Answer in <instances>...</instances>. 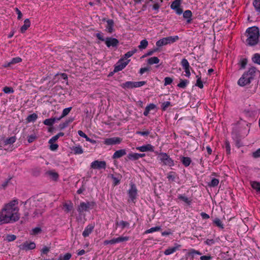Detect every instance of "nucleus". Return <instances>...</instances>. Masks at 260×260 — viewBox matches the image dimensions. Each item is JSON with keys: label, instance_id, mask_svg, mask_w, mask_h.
I'll return each instance as SVG.
<instances>
[{"label": "nucleus", "instance_id": "1", "mask_svg": "<svg viewBox=\"0 0 260 260\" xmlns=\"http://www.w3.org/2000/svg\"><path fill=\"white\" fill-rule=\"evenodd\" d=\"M18 204L17 199H14L6 204L0 212V225L13 223L20 218Z\"/></svg>", "mask_w": 260, "mask_h": 260}, {"label": "nucleus", "instance_id": "2", "mask_svg": "<svg viewBox=\"0 0 260 260\" xmlns=\"http://www.w3.org/2000/svg\"><path fill=\"white\" fill-rule=\"evenodd\" d=\"M245 35L247 37L246 42L249 46H254L259 41V31L257 27L252 26L247 29Z\"/></svg>", "mask_w": 260, "mask_h": 260}, {"label": "nucleus", "instance_id": "3", "mask_svg": "<svg viewBox=\"0 0 260 260\" xmlns=\"http://www.w3.org/2000/svg\"><path fill=\"white\" fill-rule=\"evenodd\" d=\"M256 69L254 67L249 69L247 72L244 73L241 77L239 79L238 84L240 86H244L249 84L254 78Z\"/></svg>", "mask_w": 260, "mask_h": 260}, {"label": "nucleus", "instance_id": "4", "mask_svg": "<svg viewBox=\"0 0 260 260\" xmlns=\"http://www.w3.org/2000/svg\"><path fill=\"white\" fill-rule=\"evenodd\" d=\"M157 158L160 161V163L162 165L171 167L174 166V160L166 153H159L158 155Z\"/></svg>", "mask_w": 260, "mask_h": 260}, {"label": "nucleus", "instance_id": "5", "mask_svg": "<svg viewBox=\"0 0 260 260\" xmlns=\"http://www.w3.org/2000/svg\"><path fill=\"white\" fill-rule=\"evenodd\" d=\"M95 205L96 204L94 202H81L77 208V211L81 214L84 212H87L92 209Z\"/></svg>", "mask_w": 260, "mask_h": 260}, {"label": "nucleus", "instance_id": "6", "mask_svg": "<svg viewBox=\"0 0 260 260\" xmlns=\"http://www.w3.org/2000/svg\"><path fill=\"white\" fill-rule=\"evenodd\" d=\"M130 60H125L124 58L120 59L115 64L114 72H118L122 70L129 63Z\"/></svg>", "mask_w": 260, "mask_h": 260}, {"label": "nucleus", "instance_id": "7", "mask_svg": "<svg viewBox=\"0 0 260 260\" xmlns=\"http://www.w3.org/2000/svg\"><path fill=\"white\" fill-rule=\"evenodd\" d=\"M129 239L128 237H119L116 238H113L110 240H105L104 242L105 245L111 244L113 245L116 243L122 242L124 241H127Z\"/></svg>", "mask_w": 260, "mask_h": 260}, {"label": "nucleus", "instance_id": "8", "mask_svg": "<svg viewBox=\"0 0 260 260\" xmlns=\"http://www.w3.org/2000/svg\"><path fill=\"white\" fill-rule=\"evenodd\" d=\"M181 4V0H175L171 5V8L175 11L176 14L181 15L183 13V10L180 8Z\"/></svg>", "mask_w": 260, "mask_h": 260}, {"label": "nucleus", "instance_id": "9", "mask_svg": "<svg viewBox=\"0 0 260 260\" xmlns=\"http://www.w3.org/2000/svg\"><path fill=\"white\" fill-rule=\"evenodd\" d=\"M128 194L129 200L132 202H134L137 196V189L134 184H131V188L128 190Z\"/></svg>", "mask_w": 260, "mask_h": 260}, {"label": "nucleus", "instance_id": "10", "mask_svg": "<svg viewBox=\"0 0 260 260\" xmlns=\"http://www.w3.org/2000/svg\"><path fill=\"white\" fill-rule=\"evenodd\" d=\"M90 167L93 169H105L106 168V162L104 160H94L91 163Z\"/></svg>", "mask_w": 260, "mask_h": 260}, {"label": "nucleus", "instance_id": "11", "mask_svg": "<svg viewBox=\"0 0 260 260\" xmlns=\"http://www.w3.org/2000/svg\"><path fill=\"white\" fill-rule=\"evenodd\" d=\"M181 65L185 72V76L189 78L190 76V67L188 60L185 58H183L181 61Z\"/></svg>", "mask_w": 260, "mask_h": 260}, {"label": "nucleus", "instance_id": "12", "mask_svg": "<svg viewBox=\"0 0 260 260\" xmlns=\"http://www.w3.org/2000/svg\"><path fill=\"white\" fill-rule=\"evenodd\" d=\"M122 139L119 137H113L111 138L105 139L104 143L107 145H113L120 144Z\"/></svg>", "mask_w": 260, "mask_h": 260}, {"label": "nucleus", "instance_id": "13", "mask_svg": "<svg viewBox=\"0 0 260 260\" xmlns=\"http://www.w3.org/2000/svg\"><path fill=\"white\" fill-rule=\"evenodd\" d=\"M119 41L116 38L107 37L105 39V44L108 47H116Z\"/></svg>", "mask_w": 260, "mask_h": 260}, {"label": "nucleus", "instance_id": "14", "mask_svg": "<svg viewBox=\"0 0 260 260\" xmlns=\"http://www.w3.org/2000/svg\"><path fill=\"white\" fill-rule=\"evenodd\" d=\"M181 246L177 243L174 244V246L172 247H169L164 251V254L166 255H169L174 253L177 250H179L181 248Z\"/></svg>", "mask_w": 260, "mask_h": 260}, {"label": "nucleus", "instance_id": "15", "mask_svg": "<svg viewBox=\"0 0 260 260\" xmlns=\"http://www.w3.org/2000/svg\"><path fill=\"white\" fill-rule=\"evenodd\" d=\"M22 61L21 58L19 57H16L13 58L10 61L6 62L3 65V67L4 68L10 67L12 65L14 64H16L19 63Z\"/></svg>", "mask_w": 260, "mask_h": 260}, {"label": "nucleus", "instance_id": "16", "mask_svg": "<svg viewBox=\"0 0 260 260\" xmlns=\"http://www.w3.org/2000/svg\"><path fill=\"white\" fill-rule=\"evenodd\" d=\"M136 149L141 152H153L154 151V147L152 145L148 144L145 145L137 147H136Z\"/></svg>", "mask_w": 260, "mask_h": 260}, {"label": "nucleus", "instance_id": "17", "mask_svg": "<svg viewBox=\"0 0 260 260\" xmlns=\"http://www.w3.org/2000/svg\"><path fill=\"white\" fill-rule=\"evenodd\" d=\"M35 247L36 244L33 242L30 243L26 242L20 245V248L25 250L34 249Z\"/></svg>", "mask_w": 260, "mask_h": 260}, {"label": "nucleus", "instance_id": "18", "mask_svg": "<svg viewBox=\"0 0 260 260\" xmlns=\"http://www.w3.org/2000/svg\"><path fill=\"white\" fill-rule=\"evenodd\" d=\"M126 154V152L125 149H123L118 150L116 151L114 153V154L112 156V158H113V159L119 158H120L121 157L125 155Z\"/></svg>", "mask_w": 260, "mask_h": 260}, {"label": "nucleus", "instance_id": "19", "mask_svg": "<svg viewBox=\"0 0 260 260\" xmlns=\"http://www.w3.org/2000/svg\"><path fill=\"white\" fill-rule=\"evenodd\" d=\"M94 225L92 224L88 225L83 232L82 235L84 237H88L92 232Z\"/></svg>", "mask_w": 260, "mask_h": 260}, {"label": "nucleus", "instance_id": "20", "mask_svg": "<svg viewBox=\"0 0 260 260\" xmlns=\"http://www.w3.org/2000/svg\"><path fill=\"white\" fill-rule=\"evenodd\" d=\"M156 108V106L154 104H149L148 105L145 109V111L143 113L144 116H147L148 115L150 111L155 110Z\"/></svg>", "mask_w": 260, "mask_h": 260}, {"label": "nucleus", "instance_id": "21", "mask_svg": "<svg viewBox=\"0 0 260 260\" xmlns=\"http://www.w3.org/2000/svg\"><path fill=\"white\" fill-rule=\"evenodd\" d=\"M114 21L112 19L107 21L106 30L108 32L111 33L113 31Z\"/></svg>", "mask_w": 260, "mask_h": 260}, {"label": "nucleus", "instance_id": "22", "mask_svg": "<svg viewBox=\"0 0 260 260\" xmlns=\"http://www.w3.org/2000/svg\"><path fill=\"white\" fill-rule=\"evenodd\" d=\"M30 25V22L29 19H25L24 21V24L21 26L20 31L22 33H24L28 29Z\"/></svg>", "mask_w": 260, "mask_h": 260}, {"label": "nucleus", "instance_id": "23", "mask_svg": "<svg viewBox=\"0 0 260 260\" xmlns=\"http://www.w3.org/2000/svg\"><path fill=\"white\" fill-rule=\"evenodd\" d=\"M165 38L167 41L168 45L175 43V42L177 41L179 39L178 36H170L166 37Z\"/></svg>", "mask_w": 260, "mask_h": 260}, {"label": "nucleus", "instance_id": "24", "mask_svg": "<svg viewBox=\"0 0 260 260\" xmlns=\"http://www.w3.org/2000/svg\"><path fill=\"white\" fill-rule=\"evenodd\" d=\"M250 185L252 188L257 192L260 193V183L255 181H250Z\"/></svg>", "mask_w": 260, "mask_h": 260}, {"label": "nucleus", "instance_id": "25", "mask_svg": "<svg viewBox=\"0 0 260 260\" xmlns=\"http://www.w3.org/2000/svg\"><path fill=\"white\" fill-rule=\"evenodd\" d=\"M57 118H51L46 119L44 121L43 123L48 126L52 125L57 120Z\"/></svg>", "mask_w": 260, "mask_h": 260}, {"label": "nucleus", "instance_id": "26", "mask_svg": "<svg viewBox=\"0 0 260 260\" xmlns=\"http://www.w3.org/2000/svg\"><path fill=\"white\" fill-rule=\"evenodd\" d=\"M181 161L183 165L186 167L189 166L191 162L190 158H189V157L185 156H183L181 157Z\"/></svg>", "mask_w": 260, "mask_h": 260}, {"label": "nucleus", "instance_id": "27", "mask_svg": "<svg viewBox=\"0 0 260 260\" xmlns=\"http://www.w3.org/2000/svg\"><path fill=\"white\" fill-rule=\"evenodd\" d=\"M159 59L156 56L151 57L147 59V63L150 65L157 64L159 62Z\"/></svg>", "mask_w": 260, "mask_h": 260}, {"label": "nucleus", "instance_id": "28", "mask_svg": "<svg viewBox=\"0 0 260 260\" xmlns=\"http://www.w3.org/2000/svg\"><path fill=\"white\" fill-rule=\"evenodd\" d=\"M178 199L183 201L188 205H190V204L191 203V200L184 195L179 194V196H178Z\"/></svg>", "mask_w": 260, "mask_h": 260}, {"label": "nucleus", "instance_id": "29", "mask_svg": "<svg viewBox=\"0 0 260 260\" xmlns=\"http://www.w3.org/2000/svg\"><path fill=\"white\" fill-rule=\"evenodd\" d=\"M72 150L75 154H81L83 153V149L80 145L73 147Z\"/></svg>", "mask_w": 260, "mask_h": 260}, {"label": "nucleus", "instance_id": "30", "mask_svg": "<svg viewBox=\"0 0 260 260\" xmlns=\"http://www.w3.org/2000/svg\"><path fill=\"white\" fill-rule=\"evenodd\" d=\"M72 108L71 107H68V108L64 109L63 110V111H62L61 116L59 118H57V120H60L61 118H62L63 117L67 116L70 113Z\"/></svg>", "mask_w": 260, "mask_h": 260}, {"label": "nucleus", "instance_id": "31", "mask_svg": "<svg viewBox=\"0 0 260 260\" xmlns=\"http://www.w3.org/2000/svg\"><path fill=\"white\" fill-rule=\"evenodd\" d=\"M63 207L65 209V211L69 212L71 211L73 208V204L71 202L66 203L63 204Z\"/></svg>", "mask_w": 260, "mask_h": 260}, {"label": "nucleus", "instance_id": "32", "mask_svg": "<svg viewBox=\"0 0 260 260\" xmlns=\"http://www.w3.org/2000/svg\"><path fill=\"white\" fill-rule=\"evenodd\" d=\"M167 45L168 44L165 38H163L156 42V46L158 48Z\"/></svg>", "mask_w": 260, "mask_h": 260}, {"label": "nucleus", "instance_id": "33", "mask_svg": "<svg viewBox=\"0 0 260 260\" xmlns=\"http://www.w3.org/2000/svg\"><path fill=\"white\" fill-rule=\"evenodd\" d=\"M121 87L123 88H134V82L132 81H127L125 83H123L121 85Z\"/></svg>", "mask_w": 260, "mask_h": 260}, {"label": "nucleus", "instance_id": "34", "mask_svg": "<svg viewBox=\"0 0 260 260\" xmlns=\"http://www.w3.org/2000/svg\"><path fill=\"white\" fill-rule=\"evenodd\" d=\"M183 16L184 18L188 19L187 22H189L190 21V19L192 16V13L190 10H186L183 13Z\"/></svg>", "mask_w": 260, "mask_h": 260}, {"label": "nucleus", "instance_id": "35", "mask_svg": "<svg viewBox=\"0 0 260 260\" xmlns=\"http://www.w3.org/2000/svg\"><path fill=\"white\" fill-rule=\"evenodd\" d=\"M202 255V253L198 250H197L194 249H190L189 251L188 252L187 255L188 256H190L192 257H193L194 255Z\"/></svg>", "mask_w": 260, "mask_h": 260}, {"label": "nucleus", "instance_id": "36", "mask_svg": "<svg viewBox=\"0 0 260 260\" xmlns=\"http://www.w3.org/2000/svg\"><path fill=\"white\" fill-rule=\"evenodd\" d=\"M16 140V138L15 136L11 137L8 139H7L4 141L5 145H9L13 144Z\"/></svg>", "mask_w": 260, "mask_h": 260}, {"label": "nucleus", "instance_id": "37", "mask_svg": "<svg viewBox=\"0 0 260 260\" xmlns=\"http://www.w3.org/2000/svg\"><path fill=\"white\" fill-rule=\"evenodd\" d=\"M252 60L253 62L260 65V54L255 53L252 57Z\"/></svg>", "mask_w": 260, "mask_h": 260}, {"label": "nucleus", "instance_id": "38", "mask_svg": "<svg viewBox=\"0 0 260 260\" xmlns=\"http://www.w3.org/2000/svg\"><path fill=\"white\" fill-rule=\"evenodd\" d=\"M148 45V41L146 39H144L140 42V44L138 47L141 50L144 49L147 47Z\"/></svg>", "mask_w": 260, "mask_h": 260}, {"label": "nucleus", "instance_id": "39", "mask_svg": "<svg viewBox=\"0 0 260 260\" xmlns=\"http://www.w3.org/2000/svg\"><path fill=\"white\" fill-rule=\"evenodd\" d=\"M116 224L117 225H119V226H120V228L122 229H123L124 228H125L126 227H129V222H128L127 221H123V220L120 221L119 222H117Z\"/></svg>", "mask_w": 260, "mask_h": 260}, {"label": "nucleus", "instance_id": "40", "mask_svg": "<svg viewBox=\"0 0 260 260\" xmlns=\"http://www.w3.org/2000/svg\"><path fill=\"white\" fill-rule=\"evenodd\" d=\"M188 83L189 81L187 80L181 79L180 83L177 85V86L179 88H185L188 84Z\"/></svg>", "mask_w": 260, "mask_h": 260}, {"label": "nucleus", "instance_id": "41", "mask_svg": "<svg viewBox=\"0 0 260 260\" xmlns=\"http://www.w3.org/2000/svg\"><path fill=\"white\" fill-rule=\"evenodd\" d=\"M137 51V49H134L132 50L129 51L127 52H126L124 54V58H123L124 60L133 56Z\"/></svg>", "mask_w": 260, "mask_h": 260}, {"label": "nucleus", "instance_id": "42", "mask_svg": "<svg viewBox=\"0 0 260 260\" xmlns=\"http://www.w3.org/2000/svg\"><path fill=\"white\" fill-rule=\"evenodd\" d=\"M38 118V115L36 113H33L28 115L27 117V121L28 122H34Z\"/></svg>", "mask_w": 260, "mask_h": 260}, {"label": "nucleus", "instance_id": "43", "mask_svg": "<svg viewBox=\"0 0 260 260\" xmlns=\"http://www.w3.org/2000/svg\"><path fill=\"white\" fill-rule=\"evenodd\" d=\"M72 256L70 253H67L64 255L60 254L58 257V260H69Z\"/></svg>", "mask_w": 260, "mask_h": 260}, {"label": "nucleus", "instance_id": "44", "mask_svg": "<svg viewBox=\"0 0 260 260\" xmlns=\"http://www.w3.org/2000/svg\"><path fill=\"white\" fill-rule=\"evenodd\" d=\"M161 230L160 226H155L145 231V234L152 233L153 232L159 231Z\"/></svg>", "mask_w": 260, "mask_h": 260}, {"label": "nucleus", "instance_id": "45", "mask_svg": "<svg viewBox=\"0 0 260 260\" xmlns=\"http://www.w3.org/2000/svg\"><path fill=\"white\" fill-rule=\"evenodd\" d=\"M176 177V173L174 172H170L167 175V178L170 181H174Z\"/></svg>", "mask_w": 260, "mask_h": 260}, {"label": "nucleus", "instance_id": "46", "mask_svg": "<svg viewBox=\"0 0 260 260\" xmlns=\"http://www.w3.org/2000/svg\"><path fill=\"white\" fill-rule=\"evenodd\" d=\"M213 223L215 224L217 226L221 229H223V224H222V221L220 219L218 218L214 219V220H213Z\"/></svg>", "mask_w": 260, "mask_h": 260}, {"label": "nucleus", "instance_id": "47", "mask_svg": "<svg viewBox=\"0 0 260 260\" xmlns=\"http://www.w3.org/2000/svg\"><path fill=\"white\" fill-rule=\"evenodd\" d=\"M127 158L132 160H135L139 159L138 153H131L127 155Z\"/></svg>", "mask_w": 260, "mask_h": 260}, {"label": "nucleus", "instance_id": "48", "mask_svg": "<svg viewBox=\"0 0 260 260\" xmlns=\"http://www.w3.org/2000/svg\"><path fill=\"white\" fill-rule=\"evenodd\" d=\"M219 184V180L216 178H213L211 182L208 183V185L210 187H215Z\"/></svg>", "mask_w": 260, "mask_h": 260}, {"label": "nucleus", "instance_id": "49", "mask_svg": "<svg viewBox=\"0 0 260 260\" xmlns=\"http://www.w3.org/2000/svg\"><path fill=\"white\" fill-rule=\"evenodd\" d=\"M48 174L54 180H56L58 178V174L56 172L49 171Z\"/></svg>", "mask_w": 260, "mask_h": 260}, {"label": "nucleus", "instance_id": "50", "mask_svg": "<svg viewBox=\"0 0 260 260\" xmlns=\"http://www.w3.org/2000/svg\"><path fill=\"white\" fill-rule=\"evenodd\" d=\"M253 5L256 10L260 12V0H254Z\"/></svg>", "mask_w": 260, "mask_h": 260}, {"label": "nucleus", "instance_id": "51", "mask_svg": "<svg viewBox=\"0 0 260 260\" xmlns=\"http://www.w3.org/2000/svg\"><path fill=\"white\" fill-rule=\"evenodd\" d=\"M41 231L42 230L40 228L36 227L32 229L30 232V234L32 235H36L41 233Z\"/></svg>", "mask_w": 260, "mask_h": 260}, {"label": "nucleus", "instance_id": "52", "mask_svg": "<svg viewBox=\"0 0 260 260\" xmlns=\"http://www.w3.org/2000/svg\"><path fill=\"white\" fill-rule=\"evenodd\" d=\"M197 83L196 84V85L198 86L200 88H203V83L202 81H201V77H199V76H197Z\"/></svg>", "mask_w": 260, "mask_h": 260}, {"label": "nucleus", "instance_id": "53", "mask_svg": "<svg viewBox=\"0 0 260 260\" xmlns=\"http://www.w3.org/2000/svg\"><path fill=\"white\" fill-rule=\"evenodd\" d=\"M3 91L5 93H13L14 92V89H13V88L11 87H8V86H6L3 89Z\"/></svg>", "mask_w": 260, "mask_h": 260}, {"label": "nucleus", "instance_id": "54", "mask_svg": "<svg viewBox=\"0 0 260 260\" xmlns=\"http://www.w3.org/2000/svg\"><path fill=\"white\" fill-rule=\"evenodd\" d=\"M170 106H171L170 102H169V101L165 102L162 104V105L161 106V109L163 111H166L167 110V109Z\"/></svg>", "mask_w": 260, "mask_h": 260}, {"label": "nucleus", "instance_id": "55", "mask_svg": "<svg viewBox=\"0 0 260 260\" xmlns=\"http://www.w3.org/2000/svg\"><path fill=\"white\" fill-rule=\"evenodd\" d=\"M146 83V81L134 82V88L139 87L144 85Z\"/></svg>", "mask_w": 260, "mask_h": 260}, {"label": "nucleus", "instance_id": "56", "mask_svg": "<svg viewBox=\"0 0 260 260\" xmlns=\"http://www.w3.org/2000/svg\"><path fill=\"white\" fill-rule=\"evenodd\" d=\"M173 79L169 77H167L164 79V85L167 86L171 84L173 82Z\"/></svg>", "mask_w": 260, "mask_h": 260}, {"label": "nucleus", "instance_id": "57", "mask_svg": "<svg viewBox=\"0 0 260 260\" xmlns=\"http://www.w3.org/2000/svg\"><path fill=\"white\" fill-rule=\"evenodd\" d=\"M16 239V236L14 235H8L6 236V240L8 242L14 241Z\"/></svg>", "mask_w": 260, "mask_h": 260}, {"label": "nucleus", "instance_id": "58", "mask_svg": "<svg viewBox=\"0 0 260 260\" xmlns=\"http://www.w3.org/2000/svg\"><path fill=\"white\" fill-rule=\"evenodd\" d=\"M204 243H205V244L207 245L211 246L215 243V240L213 239H208L206 241H205Z\"/></svg>", "mask_w": 260, "mask_h": 260}, {"label": "nucleus", "instance_id": "59", "mask_svg": "<svg viewBox=\"0 0 260 260\" xmlns=\"http://www.w3.org/2000/svg\"><path fill=\"white\" fill-rule=\"evenodd\" d=\"M247 62V60L246 58H243L240 60L241 68L244 69Z\"/></svg>", "mask_w": 260, "mask_h": 260}, {"label": "nucleus", "instance_id": "60", "mask_svg": "<svg viewBox=\"0 0 260 260\" xmlns=\"http://www.w3.org/2000/svg\"><path fill=\"white\" fill-rule=\"evenodd\" d=\"M150 132L148 131H146L144 132L141 131H137L136 134L138 135H140L143 136H147L149 134Z\"/></svg>", "mask_w": 260, "mask_h": 260}, {"label": "nucleus", "instance_id": "61", "mask_svg": "<svg viewBox=\"0 0 260 260\" xmlns=\"http://www.w3.org/2000/svg\"><path fill=\"white\" fill-rule=\"evenodd\" d=\"M252 156L254 158H258L260 157V148L253 152Z\"/></svg>", "mask_w": 260, "mask_h": 260}, {"label": "nucleus", "instance_id": "62", "mask_svg": "<svg viewBox=\"0 0 260 260\" xmlns=\"http://www.w3.org/2000/svg\"><path fill=\"white\" fill-rule=\"evenodd\" d=\"M212 257L210 255L201 256L200 258V260H211Z\"/></svg>", "mask_w": 260, "mask_h": 260}, {"label": "nucleus", "instance_id": "63", "mask_svg": "<svg viewBox=\"0 0 260 260\" xmlns=\"http://www.w3.org/2000/svg\"><path fill=\"white\" fill-rule=\"evenodd\" d=\"M50 250V248L47 246H44L41 250V252L43 254H47Z\"/></svg>", "mask_w": 260, "mask_h": 260}, {"label": "nucleus", "instance_id": "64", "mask_svg": "<svg viewBox=\"0 0 260 260\" xmlns=\"http://www.w3.org/2000/svg\"><path fill=\"white\" fill-rule=\"evenodd\" d=\"M58 147V145L57 144H50V148L52 151L56 150Z\"/></svg>", "mask_w": 260, "mask_h": 260}]
</instances>
